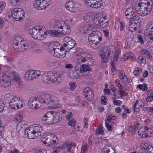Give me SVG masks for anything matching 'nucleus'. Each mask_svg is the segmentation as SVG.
<instances>
[{"label":"nucleus","instance_id":"obj_30","mask_svg":"<svg viewBox=\"0 0 153 153\" xmlns=\"http://www.w3.org/2000/svg\"><path fill=\"white\" fill-rule=\"evenodd\" d=\"M41 8L42 10H45L51 4L50 0H41Z\"/></svg>","mask_w":153,"mask_h":153},{"label":"nucleus","instance_id":"obj_14","mask_svg":"<svg viewBox=\"0 0 153 153\" xmlns=\"http://www.w3.org/2000/svg\"><path fill=\"white\" fill-rule=\"evenodd\" d=\"M147 32L148 34L145 36V39L147 42L151 43L153 42V22H149L146 26Z\"/></svg>","mask_w":153,"mask_h":153},{"label":"nucleus","instance_id":"obj_46","mask_svg":"<svg viewBox=\"0 0 153 153\" xmlns=\"http://www.w3.org/2000/svg\"><path fill=\"white\" fill-rule=\"evenodd\" d=\"M103 134V129L101 126L99 125L98 127V128H97L96 130L95 134Z\"/></svg>","mask_w":153,"mask_h":153},{"label":"nucleus","instance_id":"obj_11","mask_svg":"<svg viewBox=\"0 0 153 153\" xmlns=\"http://www.w3.org/2000/svg\"><path fill=\"white\" fill-rule=\"evenodd\" d=\"M77 59L79 62L83 63L85 62H88L92 60L91 55L86 52H84L82 51L80 48L77 49L76 53Z\"/></svg>","mask_w":153,"mask_h":153},{"label":"nucleus","instance_id":"obj_54","mask_svg":"<svg viewBox=\"0 0 153 153\" xmlns=\"http://www.w3.org/2000/svg\"><path fill=\"white\" fill-rule=\"evenodd\" d=\"M108 122H105V126L107 129L109 131H111L113 129L112 127L111 126V123Z\"/></svg>","mask_w":153,"mask_h":153},{"label":"nucleus","instance_id":"obj_56","mask_svg":"<svg viewBox=\"0 0 153 153\" xmlns=\"http://www.w3.org/2000/svg\"><path fill=\"white\" fill-rule=\"evenodd\" d=\"M63 147L62 146L55 147L53 148V151L51 153H58V152Z\"/></svg>","mask_w":153,"mask_h":153},{"label":"nucleus","instance_id":"obj_22","mask_svg":"<svg viewBox=\"0 0 153 153\" xmlns=\"http://www.w3.org/2000/svg\"><path fill=\"white\" fill-rule=\"evenodd\" d=\"M105 16H103L102 14L94 17L93 19L94 22L95 24L98 26H100L102 23H103L105 20Z\"/></svg>","mask_w":153,"mask_h":153},{"label":"nucleus","instance_id":"obj_49","mask_svg":"<svg viewBox=\"0 0 153 153\" xmlns=\"http://www.w3.org/2000/svg\"><path fill=\"white\" fill-rule=\"evenodd\" d=\"M106 119L105 120V122H108L109 123H111V120H115L116 117L115 116H112V115H110L106 117Z\"/></svg>","mask_w":153,"mask_h":153},{"label":"nucleus","instance_id":"obj_61","mask_svg":"<svg viewBox=\"0 0 153 153\" xmlns=\"http://www.w3.org/2000/svg\"><path fill=\"white\" fill-rule=\"evenodd\" d=\"M116 84L120 89H122L123 88V86L120 83V81L118 79H116L115 81Z\"/></svg>","mask_w":153,"mask_h":153},{"label":"nucleus","instance_id":"obj_64","mask_svg":"<svg viewBox=\"0 0 153 153\" xmlns=\"http://www.w3.org/2000/svg\"><path fill=\"white\" fill-rule=\"evenodd\" d=\"M125 27V24L123 22H120V25L119 26V29L120 31L123 30Z\"/></svg>","mask_w":153,"mask_h":153},{"label":"nucleus","instance_id":"obj_26","mask_svg":"<svg viewBox=\"0 0 153 153\" xmlns=\"http://www.w3.org/2000/svg\"><path fill=\"white\" fill-rule=\"evenodd\" d=\"M138 134L142 138L146 137L149 134L145 130V128H140L138 131Z\"/></svg>","mask_w":153,"mask_h":153},{"label":"nucleus","instance_id":"obj_48","mask_svg":"<svg viewBox=\"0 0 153 153\" xmlns=\"http://www.w3.org/2000/svg\"><path fill=\"white\" fill-rule=\"evenodd\" d=\"M11 4L13 6H17L20 4L21 2L19 0H10Z\"/></svg>","mask_w":153,"mask_h":153},{"label":"nucleus","instance_id":"obj_23","mask_svg":"<svg viewBox=\"0 0 153 153\" xmlns=\"http://www.w3.org/2000/svg\"><path fill=\"white\" fill-rule=\"evenodd\" d=\"M110 54L111 52L108 51L105 53L103 51H100V55L101 57L102 61L103 62H107Z\"/></svg>","mask_w":153,"mask_h":153},{"label":"nucleus","instance_id":"obj_25","mask_svg":"<svg viewBox=\"0 0 153 153\" xmlns=\"http://www.w3.org/2000/svg\"><path fill=\"white\" fill-rule=\"evenodd\" d=\"M47 65L50 68H57L59 66V62L54 60H49Z\"/></svg>","mask_w":153,"mask_h":153},{"label":"nucleus","instance_id":"obj_1","mask_svg":"<svg viewBox=\"0 0 153 153\" xmlns=\"http://www.w3.org/2000/svg\"><path fill=\"white\" fill-rule=\"evenodd\" d=\"M68 22V20L52 19L50 21V25L54 29L60 32L61 34L66 35L71 32V27Z\"/></svg>","mask_w":153,"mask_h":153},{"label":"nucleus","instance_id":"obj_16","mask_svg":"<svg viewBox=\"0 0 153 153\" xmlns=\"http://www.w3.org/2000/svg\"><path fill=\"white\" fill-rule=\"evenodd\" d=\"M11 84V80L10 76L4 74L0 77V86L4 88L8 87Z\"/></svg>","mask_w":153,"mask_h":153},{"label":"nucleus","instance_id":"obj_4","mask_svg":"<svg viewBox=\"0 0 153 153\" xmlns=\"http://www.w3.org/2000/svg\"><path fill=\"white\" fill-rule=\"evenodd\" d=\"M153 4L152 0H140L138 6L139 7L138 13L141 16L147 15L152 10Z\"/></svg>","mask_w":153,"mask_h":153},{"label":"nucleus","instance_id":"obj_5","mask_svg":"<svg viewBox=\"0 0 153 153\" xmlns=\"http://www.w3.org/2000/svg\"><path fill=\"white\" fill-rule=\"evenodd\" d=\"M138 10L134 7H131L128 8L125 12L126 18L131 19L135 24H140L141 22V19L137 15L141 16L138 13Z\"/></svg>","mask_w":153,"mask_h":153},{"label":"nucleus","instance_id":"obj_17","mask_svg":"<svg viewBox=\"0 0 153 153\" xmlns=\"http://www.w3.org/2000/svg\"><path fill=\"white\" fill-rule=\"evenodd\" d=\"M45 139L48 142V146L51 147L52 145H55L56 143V137L54 134L50 133L45 137Z\"/></svg>","mask_w":153,"mask_h":153},{"label":"nucleus","instance_id":"obj_3","mask_svg":"<svg viewBox=\"0 0 153 153\" xmlns=\"http://www.w3.org/2000/svg\"><path fill=\"white\" fill-rule=\"evenodd\" d=\"M62 118L59 113L53 111H49L44 116L42 122L48 125L56 124L61 121Z\"/></svg>","mask_w":153,"mask_h":153},{"label":"nucleus","instance_id":"obj_62","mask_svg":"<svg viewBox=\"0 0 153 153\" xmlns=\"http://www.w3.org/2000/svg\"><path fill=\"white\" fill-rule=\"evenodd\" d=\"M87 148V143H84L82 146L81 150V152L82 153H84L86 151Z\"/></svg>","mask_w":153,"mask_h":153},{"label":"nucleus","instance_id":"obj_57","mask_svg":"<svg viewBox=\"0 0 153 153\" xmlns=\"http://www.w3.org/2000/svg\"><path fill=\"white\" fill-rule=\"evenodd\" d=\"M88 118H84L83 121L84 122V127L85 128H88Z\"/></svg>","mask_w":153,"mask_h":153},{"label":"nucleus","instance_id":"obj_55","mask_svg":"<svg viewBox=\"0 0 153 153\" xmlns=\"http://www.w3.org/2000/svg\"><path fill=\"white\" fill-rule=\"evenodd\" d=\"M5 6L6 3L5 2L3 1L0 2V13L2 12Z\"/></svg>","mask_w":153,"mask_h":153},{"label":"nucleus","instance_id":"obj_59","mask_svg":"<svg viewBox=\"0 0 153 153\" xmlns=\"http://www.w3.org/2000/svg\"><path fill=\"white\" fill-rule=\"evenodd\" d=\"M69 85H70V89L71 91L74 90L76 87V83L74 82H70Z\"/></svg>","mask_w":153,"mask_h":153},{"label":"nucleus","instance_id":"obj_10","mask_svg":"<svg viewBox=\"0 0 153 153\" xmlns=\"http://www.w3.org/2000/svg\"><path fill=\"white\" fill-rule=\"evenodd\" d=\"M9 104L12 109L15 110L20 109L25 105L24 102L19 97H14L11 99Z\"/></svg>","mask_w":153,"mask_h":153},{"label":"nucleus","instance_id":"obj_33","mask_svg":"<svg viewBox=\"0 0 153 153\" xmlns=\"http://www.w3.org/2000/svg\"><path fill=\"white\" fill-rule=\"evenodd\" d=\"M143 148L148 153H153V146L152 145L146 143L144 145Z\"/></svg>","mask_w":153,"mask_h":153},{"label":"nucleus","instance_id":"obj_8","mask_svg":"<svg viewBox=\"0 0 153 153\" xmlns=\"http://www.w3.org/2000/svg\"><path fill=\"white\" fill-rule=\"evenodd\" d=\"M13 47L15 50L18 52H22L27 49L28 43L25 40L20 37H16L13 40Z\"/></svg>","mask_w":153,"mask_h":153},{"label":"nucleus","instance_id":"obj_6","mask_svg":"<svg viewBox=\"0 0 153 153\" xmlns=\"http://www.w3.org/2000/svg\"><path fill=\"white\" fill-rule=\"evenodd\" d=\"M66 49L63 47L61 46L57 42L54 44L49 48V52L53 55L60 58H64L65 56Z\"/></svg>","mask_w":153,"mask_h":153},{"label":"nucleus","instance_id":"obj_12","mask_svg":"<svg viewBox=\"0 0 153 153\" xmlns=\"http://www.w3.org/2000/svg\"><path fill=\"white\" fill-rule=\"evenodd\" d=\"M11 15L16 21H22L25 18V12L20 8H15L11 11Z\"/></svg>","mask_w":153,"mask_h":153},{"label":"nucleus","instance_id":"obj_20","mask_svg":"<svg viewBox=\"0 0 153 153\" xmlns=\"http://www.w3.org/2000/svg\"><path fill=\"white\" fill-rule=\"evenodd\" d=\"M52 73L51 71L42 74L41 76V79L42 82L47 84L52 83Z\"/></svg>","mask_w":153,"mask_h":153},{"label":"nucleus","instance_id":"obj_40","mask_svg":"<svg viewBox=\"0 0 153 153\" xmlns=\"http://www.w3.org/2000/svg\"><path fill=\"white\" fill-rule=\"evenodd\" d=\"M33 79L38 78L41 75L40 72L39 71L32 70Z\"/></svg>","mask_w":153,"mask_h":153},{"label":"nucleus","instance_id":"obj_27","mask_svg":"<svg viewBox=\"0 0 153 153\" xmlns=\"http://www.w3.org/2000/svg\"><path fill=\"white\" fill-rule=\"evenodd\" d=\"M144 104L143 102L137 100L134 105V111L137 112H139L140 110V107H142Z\"/></svg>","mask_w":153,"mask_h":153},{"label":"nucleus","instance_id":"obj_58","mask_svg":"<svg viewBox=\"0 0 153 153\" xmlns=\"http://www.w3.org/2000/svg\"><path fill=\"white\" fill-rule=\"evenodd\" d=\"M4 104L2 100L0 99V113L2 112L4 110Z\"/></svg>","mask_w":153,"mask_h":153},{"label":"nucleus","instance_id":"obj_47","mask_svg":"<svg viewBox=\"0 0 153 153\" xmlns=\"http://www.w3.org/2000/svg\"><path fill=\"white\" fill-rule=\"evenodd\" d=\"M75 40L73 39L70 42H69L68 44V49H71L74 48V46L75 45Z\"/></svg>","mask_w":153,"mask_h":153},{"label":"nucleus","instance_id":"obj_31","mask_svg":"<svg viewBox=\"0 0 153 153\" xmlns=\"http://www.w3.org/2000/svg\"><path fill=\"white\" fill-rule=\"evenodd\" d=\"M103 153H115L112 147L109 145H107L104 147L102 149Z\"/></svg>","mask_w":153,"mask_h":153},{"label":"nucleus","instance_id":"obj_45","mask_svg":"<svg viewBox=\"0 0 153 153\" xmlns=\"http://www.w3.org/2000/svg\"><path fill=\"white\" fill-rule=\"evenodd\" d=\"M142 70L140 68L137 67L134 71V74L135 76H138L142 72Z\"/></svg>","mask_w":153,"mask_h":153},{"label":"nucleus","instance_id":"obj_21","mask_svg":"<svg viewBox=\"0 0 153 153\" xmlns=\"http://www.w3.org/2000/svg\"><path fill=\"white\" fill-rule=\"evenodd\" d=\"M85 97L91 101L93 100L94 94L92 90L89 88H85L83 91Z\"/></svg>","mask_w":153,"mask_h":153},{"label":"nucleus","instance_id":"obj_9","mask_svg":"<svg viewBox=\"0 0 153 153\" xmlns=\"http://www.w3.org/2000/svg\"><path fill=\"white\" fill-rule=\"evenodd\" d=\"M42 127L39 125L35 126L33 128H28L25 131V134L29 139H35L37 137L40 136L42 131Z\"/></svg>","mask_w":153,"mask_h":153},{"label":"nucleus","instance_id":"obj_35","mask_svg":"<svg viewBox=\"0 0 153 153\" xmlns=\"http://www.w3.org/2000/svg\"><path fill=\"white\" fill-rule=\"evenodd\" d=\"M41 0H37L34 2L33 6L35 9L39 10H42V9L41 8Z\"/></svg>","mask_w":153,"mask_h":153},{"label":"nucleus","instance_id":"obj_28","mask_svg":"<svg viewBox=\"0 0 153 153\" xmlns=\"http://www.w3.org/2000/svg\"><path fill=\"white\" fill-rule=\"evenodd\" d=\"M32 70L27 71L25 74V78L26 80L30 81L33 79Z\"/></svg>","mask_w":153,"mask_h":153},{"label":"nucleus","instance_id":"obj_44","mask_svg":"<svg viewBox=\"0 0 153 153\" xmlns=\"http://www.w3.org/2000/svg\"><path fill=\"white\" fill-rule=\"evenodd\" d=\"M45 36L44 34L42 33L41 31H40V32L38 33L35 39L39 40H43L45 38Z\"/></svg>","mask_w":153,"mask_h":153},{"label":"nucleus","instance_id":"obj_18","mask_svg":"<svg viewBox=\"0 0 153 153\" xmlns=\"http://www.w3.org/2000/svg\"><path fill=\"white\" fill-rule=\"evenodd\" d=\"M63 74V73L61 71H58L55 73H52V83H59L62 81L61 76Z\"/></svg>","mask_w":153,"mask_h":153},{"label":"nucleus","instance_id":"obj_41","mask_svg":"<svg viewBox=\"0 0 153 153\" xmlns=\"http://www.w3.org/2000/svg\"><path fill=\"white\" fill-rule=\"evenodd\" d=\"M12 75L15 80L19 82L20 77L19 74L17 72L14 71L12 72Z\"/></svg>","mask_w":153,"mask_h":153},{"label":"nucleus","instance_id":"obj_38","mask_svg":"<svg viewBox=\"0 0 153 153\" xmlns=\"http://www.w3.org/2000/svg\"><path fill=\"white\" fill-rule=\"evenodd\" d=\"M140 53L142 54H145L147 57L149 59H150L152 58V55L151 53L149 52V51L148 50L144 49L142 50Z\"/></svg>","mask_w":153,"mask_h":153},{"label":"nucleus","instance_id":"obj_51","mask_svg":"<svg viewBox=\"0 0 153 153\" xmlns=\"http://www.w3.org/2000/svg\"><path fill=\"white\" fill-rule=\"evenodd\" d=\"M137 61L141 64L144 65L146 63V59L145 58L142 57H139Z\"/></svg>","mask_w":153,"mask_h":153},{"label":"nucleus","instance_id":"obj_29","mask_svg":"<svg viewBox=\"0 0 153 153\" xmlns=\"http://www.w3.org/2000/svg\"><path fill=\"white\" fill-rule=\"evenodd\" d=\"M94 18V16L90 13L85 14L83 17V19L87 22L92 21Z\"/></svg>","mask_w":153,"mask_h":153},{"label":"nucleus","instance_id":"obj_52","mask_svg":"<svg viewBox=\"0 0 153 153\" xmlns=\"http://www.w3.org/2000/svg\"><path fill=\"white\" fill-rule=\"evenodd\" d=\"M76 123V121L73 118H72L68 122V124L69 126L72 127H74L75 126Z\"/></svg>","mask_w":153,"mask_h":153},{"label":"nucleus","instance_id":"obj_32","mask_svg":"<svg viewBox=\"0 0 153 153\" xmlns=\"http://www.w3.org/2000/svg\"><path fill=\"white\" fill-rule=\"evenodd\" d=\"M145 123L146 124V125L145 126V129L146 131H147L148 133L149 134L150 130H149L152 129L153 128V125H150L149 123H150V120L149 119H147L145 120Z\"/></svg>","mask_w":153,"mask_h":153},{"label":"nucleus","instance_id":"obj_34","mask_svg":"<svg viewBox=\"0 0 153 153\" xmlns=\"http://www.w3.org/2000/svg\"><path fill=\"white\" fill-rule=\"evenodd\" d=\"M96 2L92 6V8L97 9L100 8L102 5V0H96Z\"/></svg>","mask_w":153,"mask_h":153},{"label":"nucleus","instance_id":"obj_42","mask_svg":"<svg viewBox=\"0 0 153 153\" xmlns=\"http://www.w3.org/2000/svg\"><path fill=\"white\" fill-rule=\"evenodd\" d=\"M80 70L83 72H86L87 71H90L91 69L89 66L85 64L82 65V67L80 68Z\"/></svg>","mask_w":153,"mask_h":153},{"label":"nucleus","instance_id":"obj_50","mask_svg":"<svg viewBox=\"0 0 153 153\" xmlns=\"http://www.w3.org/2000/svg\"><path fill=\"white\" fill-rule=\"evenodd\" d=\"M111 71L112 74L113 75H115L117 73L116 69L114 63L112 61L111 62Z\"/></svg>","mask_w":153,"mask_h":153},{"label":"nucleus","instance_id":"obj_13","mask_svg":"<svg viewBox=\"0 0 153 153\" xmlns=\"http://www.w3.org/2000/svg\"><path fill=\"white\" fill-rule=\"evenodd\" d=\"M28 105L30 108L33 109H36L42 106L39 97H36L30 98L28 101Z\"/></svg>","mask_w":153,"mask_h":153},{"label":"nucleus","instance_id":"obj_7","mask_svg":"<svg viewBox=\"0 0 153 153\" xmlns=\"http://www.w3.org/2000/svg\"><path fill=\"white\" fill-rule=\"evenodd\" d=\"M88 39L91 47L93 48L97 49L99 47V42L102 40V34L98 30L93 31L89 34Z\"/></svg>","mask_w":153,"mask_h":153},{"label":"nucleus","instance_id":"obj_63","mask_svg":"<svg viewBox=\"0 0 153 153\" xmlns=\"http://www.w3.org/2000/svg\"><path fill=\"white\" fill-rule=\"evenodd\" d=\"M73 39H72L71 38L69 37H66L64 39V42H65L66 43H67V44H68L69 42H70L72 40H73Z\"/></svg>","mask_w":153,"mask_h":153},{"label":"nucleus","instance_id":"obj_24","mask_svg":"<svg viewBox=\"0 0 153 153\" xmlns=\"http://www.w3.org/2000/svg\"><path fill=\"white\" fill-rule=\"evenodd\" d=\"M94 28L93 26L90 24H87L81 27L80 32L81 33H85L87 31L91 30Z\"/></svg>","mask_w":153,"mask_h":153},{"label":"nucleus","instance_id":"obj_36","mask_svg":"<svg viewBox=\"0 0 153 153\" xmlns=\"http://www.w3.org/2000/svg\"><path fill=\"white\" fill-rule=\"evenodd\" d=\"M48 33H50L51 36L53 37L59 36L60 35L61 33L60 32L57 30H48Z\"/></svg>","mask_w":153,"mask_h":153},{"label":"nucleus","instance_id":"obj_43","mask_svg":"<svg viewBox=\"0 0 153 153\" xmlns=\"http://www.w3.org/2000/svg\"><path fill=\"white\" fill-rule=\"evenodd\" d=\"M79 71L74 70L71 74V77L74 78L79 79L80 78V76L79 74Z\"/></svg>","mask_w":153,"mask_h":153},{"label":"nucleus","instance_id":"obj_2","mask_svg":"<svg viewBox=\"0 0 153 153\" xmlns=\"http://www.w3.org/2000/svg\"><path fill=\"white\" fill-rule=\"evenodd\" d=\"M41 102L43 104H48L53 105L49 106L48 108L50 109H56L61 107V105L58 103V98L54 95L48 94H41L39 97Z\"/></svg>","mask_w":153,"mask_h":153},{"label":"nucleus","instance_id":"obj_19","mask_svg":"<svg viewBox=\"0 0 153 153\" xmlns=\"http://www.w3.org/2000/svg\"><path fill=\"white\" fill-rule=\"evenodd\" d=\"M43 28L42 26H37L30 29L29 33L30 35L34 39H36L39 32H40Z\"/></svg>","mask_w":153,"mask_h":153},{"label":"nucleus","instance_id":"obj_39","mask_svg":"<svg viewBox=\"0 0 153 153\" xmlns=\"http://www.w3.org/2000/svg\"><path fill=\"white\" fill-rule=\"evenodd\" d=\"M149 96L146 98V101L148 102H151L153 101V90L149 91Z\"/></svg>","mask_w":153,"mask_h":153},{"label":"nucleus","instance_id":"obj_60","mask_svg":"<svg viewBox=\"0 0 153 153\" xmlns=\"http://www.w3.org/2000/svg\"><path fill=\"white\" fill-rule=\"evenodd\" d=\"M137 39L138 40V42H139L141 44H143L144 43V41L143 40V38L141 36L140 34L137 35Z\"/></svg>","mask_w":153,"mask_h":153},{"label":"nucleus","instance_id":"obj_37","mask_svg":"<svg viewBox=\"0 0 153 153\" xmlns=\"http://www.w3.org/2000/svg\"><path fill=\"white\" fill-rule=\"evenodd\" d=\"M63 146H64L65 148H66L67 151L69 153H74L73 151V149L74 148H73V147H71L70 145L68 144V142H66L65 143H63Z\"/></svg>","mask_w":153,"mask_h":153},{"label":"nucleus","instance_id":"obj_15","mask_svg":"<svg viewBox=\"0 0 153 153\" xmlns=\"http://www.w3.org/2000/svg\"><path fill=\"white\" fill-rule=\"evenodd\" d=\"M80 6V4L78 2L70 1H66L65 3L66 8L71 12H76L77 9L79 8Z\"/></svg>","mask_w":153,"mask_h":153},{"label":"nucleus","instance_id":"obj_53","mask_svg":"<svg viewBox=\"0 0 153 153\" xmlns=\"http://www.w3.org/2000/svg\"><path fill=\"white\" fill-rule=\"evenodd\" d=\"M22 116L21 114H18L16 116L15 120L17 122H20L22 120Z\"/></svg>","mask_w":153,"mask_h":153}]
</instances>
